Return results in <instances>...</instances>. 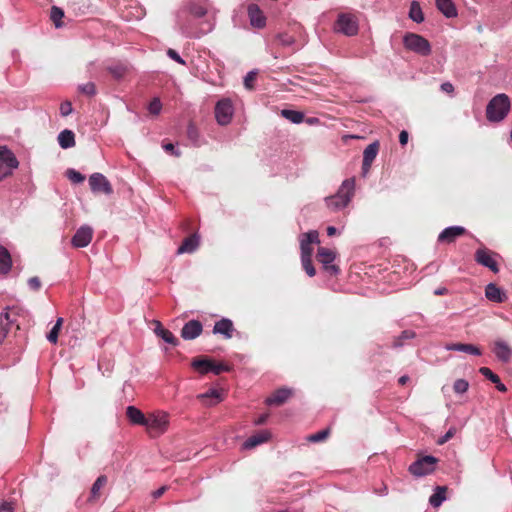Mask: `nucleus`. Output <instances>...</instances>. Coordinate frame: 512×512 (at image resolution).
<instances>
[{
	"mask_svg": "<svg viewBox=\"0 0 512 512\" xmlns=\"http://www.w3.org/2000/svg\"><path fill=\"white\" fill-rule=\"evenodd\" d=\"M203 331V326L198 320H190L184 324L181 330V337L185 340L197 338Z\"/></svg>",
	"mask_w": 512,
	"mask_h": 512,
	"instance_id": "obj_15",
	"label": "nucleus"
},
{
	"mask_svg": "<svg viewBox=\"0 0 512 512\" xmlns=\"http://www.w3.org/2000/svg\"><path fill=\"white\" fill-rule=\"evenodd\" d=\"M415 337V332L412 331V330H404L402 331V333L400 334L399 337H397L394 342H393V347L394 348H399L401 346H403V341L404 340H407V339H412Z\"/></svg>",
	"mask_w": 512,
	"mask_h": 512,
	"instance_id": "obj_44",
	"label": "nucleus"
},
{
	"mask_svg": "<svg viewBox=\"0 0 512 512\" xmlns=\"http://www.w3.org/2000/svg\"><path fill=\"white\" fill-rule=\"evenodd\" d=\"M510 111V99L506 94L494 96L486 107V117L490 122L502 121Z\"/></svg>",
	"mask_w": 512,
	"mask_h": 512,
	"instance_id": "obj_3",
	"label": "nucleus"
},
{
	"mask_svg": "<svg viewBox=\"0 0 512 512\" xmlns=\"http://www.w3.org/2000/svg\"><path fill=\"white\" fill-rule=\"evenodd\" d=\"M355 194V179H345L334 195L325 198L326 206L331 211H340L348 206Z\"/></svg>",
	"mask_w": 512,
	"mask_h": 512,
	"instance_id": "obj_2",
	"label": "nucleus"
},
{
	"mask_svg": "<svg viewBox=\"0 0 512 512\" xmlns=\"http://www.w3.org/2000/svg\"><path fill=\"white\" fill-rule=\"evenodd\" d=\"M301 263L308 276L313 277L316 274V270L312 264V258H302Z\"/></svg>",
	"mask_w": 512,
	"mask_h": 512,
	"instance_id": "obj_48",
	"label": "nucleus"
},
{
	"mask_svg": "<svg viewBox=\"0 0 512 512\" xmlns=\"http://www.w3.org/2000/svg\"><path fill=\"white\" fill-rule=\"evenodd\" d=\"M374 492L380 496H385L388 494V488L383 484L379 489H374Z\"/></svg>",
	"mask_w": 512,
	"mask_h": 512,
	"instance_id": "obj_62",
	"label": "nucleus"
},
{
	"mask_svg": "<svg viewBox=\"0 0 512 512\" xmlns=\"http://www.w3.org/2000/svg\"><path fill=\"white\" fill-rule=\"evenodd\" d=\"M498 258V254L482 248V266L489 268L494 273L499 272Z\"/></svg>",
	"mask_w": 512,
	"mask_h": 512,
	"instance_id": "obj_21",
	"label": "nucleus"
},
{
	"mask_svg": "<svg viewBox=\"0 0 512 512\" xmlns=\"http://www.w3.org/2000/svg\"><path fill=\"white\" fill-rule=\"evenodd\" d=\"M438 461V458L432 455L422 456L410 464L408 471L416 478L424 477L436 470Z\"/></svg>",
	"mask_w": 512,
	"mask_h": 512,
	"instance_id": "obj_4",
	"label": "nucleus"
},
{
	"mask_svg": "<svg viewBox=\"0 0 512 512\" xmlns=\"http://www.w3.org/2000/svg\"><path fill=\"white\" fill-rule=\"evenodd\" d=\"M107 70L116 80H120L129 72L130 67L127 63L116 62L109 65Z\"/></svg>",
	"mask_w": 512,
	"mask_h": 512,
	"instance_id": "obj_28",
	"label": "nucleus"
},
{
	"mask_svg": "<svg viewBox=\"0 0 512 512\" xmlns=\"http://www.w3.org/2000/svg\"><path fill=\"white\" fill-rule=\"evenodd\" d=\"M335 258L336 253L332 250L325 247L318 248L317 259L320 263H322L324 270L331 275H337L340 271L337 265L332 264Z\"/></svg>",
	"mask_w": 512,
	"mask_h": 512,
	"instance_id": "obj_10",
	"label": "nucleus"
},
{
	"mask_svg": "<svg viewBox=\"0 0 512 512\" xmlns=\"http://www.w3.org/2000/svg\"><path fill=\"white\" fill-rule=\"evenodd\" d=\"M447 487L437 486L433 494L429 498V503L432 507H439L446 500Z\"/></svg>",
	"mask_w": 512,
	"mask_h": 512,
	"instance_id": "obj_32",
	"label": "nucleus"
},
{
	"mask_svg": "<svg viewBox=\"0 0 512 512\" xmlns=\"http://www.w3.org/2000/svg\"><path fill=\"white\" fill-rule=\"evenodd\" d=\"M188 13L197 19L206 15L210 16L211 5L208 0H191L185 7L178 11L176 15V24L183 35L191 37V24L188 19H186Z\"/></svg>",
	"mask_w": 512,
	"mask_h": 512,
	"instance_id": "obj_1",
	"label": "nucleus"
},
{
	"mask_svg": "<svg viewBox=\"0 0 512 512\" xmlns=\"http://www.w3.org/2000/svg\"><path fill=\"white\" fill-rule=\"evenodd\" d=\"M0 512H14V507L10 502H3L0 505Z\"/></svg>",
	"mask_w": 512,
	"mask_h": 512,
	"instance_id": "obj_60",
	"label": "nucleus"
},
{
	"mask_svg": "<svg viewBox=\"0 0 512 512\" xmlns=\"http://www.w3.org/2000/svg\"><path fill=\"white\" fill-rule=\"evenodd\" d=\"M64 17V11L57 7L53 6L50 12V18L54 22L56 28L62 27L61 19Z\"/></svg>",
	"mask_w": 512,
	"mask_h": 512,
	"instance_id": "obj_42",
	"label": "nucleus"
},
{
	"mask_svg": "<svg viewBox=\"0 0 512 512\" xmlns=\"http://www.w3.org/2000/svg\"><path fill=\"white\" fill-rule=\"evenodd\" d=\"M268 414H261L256 420H255V424L256 425H262L264 424L267 419H268Z\"/></svg>",
	"mask_w": 512,
	"mask_h": 512,
	"instance_id": "obj_63",
	"label": "nucleus"
},
{
	"mask_svg": "<svg viewBox=\"0 0 512 512\" xmlns=\"http://www.w3.org/2000/svg\"><path fill=\"white\" fill-rule=\"evenodd\" d=\"M437 9L447 18L457 16V9L452 0H435Z\"/></svg>",
	"mask_w": 512,
	"mask_h": 512,
	"instance_id": "obj_25",
	"label": "nucleus"
},
{
	"mask_svg": "<svg viewBox=\"0 0 512 512\" xmlns=\"http://www.w3.org/2000/svg\"><path fill=\"white\" fill-rule=\"evenodd\" d=\"M11 265L12 260L9 251L4 246H0V273H8Z\"/></svg>",
	"mask_w": 512,
	"mask_h": 512,
	"instance_id": "obj_36",
	"label": "nucleus"
},
{
	"mask_svg": "<svg viewBox=\"0 0 512 512\" xmlns=\"http://www.w3.org/2000/svg\"><path fill=\"white\" fill-rule=\"evenodd\" d=\"M192 367L198 370L201 374H207L209 372H212L215 375H219L222 372L229 370V367L227 365L215 363L213 360L208 358L193 359Z\"/></svg>",
	"mask_w": 512,
	"mask_h": 512,
	"instance_id": "obj_9",
	"label": "nucleus"
},
{
	"mask_svg": "<svg viewBox=\"0 0 512 512\" xmlns=\"http://www.w3.org/2000/svg\"><path fill=\"white\" fill-rule=\"evenodd\" d=\"M329 435V430L328 429H323L321 431H318L314 434H311L309 437H308V440L310 442H313V443H317V442H321L323 440H325Z\"/></svg>",
	"mask_w": 512,
	"mask_h": 512,
	"instance_id": "obj_47",
	"label": "nucleus"
},
{
	"mask_svg": "<svg viewBox=\"0 0 512 512\" xmlns=\"http://www.w3.org/2000/svg\"><path fill=\"white\" fill-rule=\"evenodd\" d=\"M214 24L210 21H206V27L202 29V33L210 32L213 29Z\"/></svg>",
	"mask_w": 512,
	"mask_h": 512,
	"instance_id": "obj_64",
	"label": "nucleus"
},
{
	"mask_svg": "<svg viewBox=\"0 0 512 512\" xmlns=\"http://www.w3.org/2000/svg\"><path fill=\"white\" fill-rule=\"evenodd\" d=\"M335 31L346 36H354L358 33V22L354 15L350 13H341L334 26Z\"/></svg>",
	"mask_w": 512,
	"mask_h": 512,
	"instance_id": "obj_7",
	"label": "nucleus"
},
{
	"mask_svg": "<svg viewBox=\"0 0 512 512\" xmlns=\"http://www.w3.org/2000/svg\"><path fill=\"white\" fill-rule=\"evenodd\" d=\"M403 44L406 49L421 56H428L431 53L429 41L419 34L406 33L403 37Z\"/></svg>",
	"mask_w": 512,
	"mask_h": 512,
	"instance_id": "obj_5",
	"label": "nucleus"
},
{
	"mask_svg": "<svg viewBox=\"0 0 512 512\" xmlns=\"http://www.w3.org/2000/svg\"><path fill=\"white\" fill-rule=\"evenodd\" d=\"M257 72L256 71H249L246 76L244 77V86L247 89H252L253 85L252 82L256 79Z\"/></svg>",
	"mask_w": 512,
	"mask_h": 512,
	"instance_id": "obj_52",
	"label": "nucleus"
},
{
	"mask_svg": "<svg viewBox=\"0 0 512 512\" xmlns=\"http://www.w3.org/2000/svg\"><path fill=\"white\" fill-rule=\"evenodd\" d=\"M163 148L166 152H169L171 153L172 155L176 156V157H179L181 155V152L179 151V149H177L175 147L174 144L172 143H166L163 145Z\"/></svg>",
	"mask_w": 512,
	"mask_h": 512,
	"instance_id": "obj_55",
	"label": "nucleus"
},
{
	"mask_svg": "<svg viewBox=\"0 0 512 512\" xmlns=\"http://www.w3.org/2000/svg\"><path fill=\"white\" fill-rule=\"evenodd\" d=\"M281 116L294 124H300L302 121H304V114L296 110L283 109L281 111Z\"/></svg>",
	"mask_w": 512,
	"mask_h": 512,
	"instance_id": "obj_39",
	"label": "nucleus"
},
{
	"mask_svg": "<svg viewBox=\"0 0 512 512\" xmlns=\"http://www.w3.org/2000/svg\"><path fill=\"white\" fill-rule=\"evenodd\" d=\"M248 15L253 27L263 28L266 25V18L256 4L248 6Z\"/></svg>",
	"mask_w": 512,
	"mask_h": 512,
	"instance_id": "obj_20",
	"label": "nucleus"
},
{
	"mask_svg": "<svg viewBox=\"0 0 512 512\" xmlns=\"http://www.w3.org/2000/svg\"><path fill=\"white\" fill-rule=\"evenodd\" d=\"M167 489V486H161L160 488L152 492V497L154 499L160 498L167 491Z\"/></svg>",
	"mask_w": 512,
	"mask_h": 512,
	"instance_id": "obj_59",
	"label": "nucleus"
},
{
	"mask_svg": "<svg viewBox=\"0 0 512 512\" xmlns=\"http://www.w3.org/2000/svg\"><path fill=\"white\" fill-rule=\"evenodd\" d=\"M292 391L288 388H281L276 390L271 396L266 399V404L269 406L281 405L291 396Z\"/></svg>",
	"mask_w": 512,
	"mask_h": 512,
	"instance_id": "obj_23",
	"label": "nucleus"
},
{
	"mask_svg": "<svg viewBox=\"0 0 512 512\" xmlns=\"http://www.w3.org/2000/svg\"><path fill=\"white\" fill-rule=\"evenodd\" d=\"M162 104L159 98H153L149 103L148 110L153 115H158L161 112Z\"/></svg>",
	"mask_w": 512,
	"mask_h": 512,
	"instance_id": "obj_49",
	"label": "nucleus"
},
{
	"mask_svg": "<svg viewBox=\"0 0 512 512\" xmlns=\"http://www.w3.org/2000/svg\"><path fill=\"white\" fill-rule=\"evenodd\" d=\"M409 18L418 24L424 21V14L419 2L413 1L411 3L409 9Z\"/></svg>",
	"mask_w": 512,
	"mask_h": 512,
	"instance_id": "obj_38",
	"label": "nucleus"
},
{
	"mask_svg": "<svg viewBox=\"0 0 512 512\" xmlns=\"http://www.w3.org/2000/svg\"><path fill=\"white\" fill-rule=\"evenodd\" d=\"M167 56L170 59L176 61L177 63H179L181 65H185L186 64L185 60L178 54V52L176 50H174L172 48H169L167 50Z\"/></svg>",
	"mask_w": 512,
	"mask_h": 512,
	"instance_id": "obj_54",
	"label": "nucleus"
},
{
	"mask_svg": "<svg viewBox=\"0 0 512 512\" xmlns=\"http://www.w3.org/2000/svg\"><path fill=\"white\" fill-rule=\"evenodd\" d=\"M93 237V229L90 226H81L73 235L71 243L76 248L88 246Z\"/></svg>",
	"mask_w": 512,
	"mask_h": 512,
	"instance_id": "obj_13",
	"label": "nucleus"
},
{
	"mask_svg": "<svg viewBox=\"0 0 512 512\" xmlns=\"http://www.w3.org/2000/svg\"><path fill=\"white\" fill-rule=\"evenodd\" d=\"M456 433V428L455 427H451L449 428V430L444 434L442 435L441 437H439V439L437 440V444L438 445H443L445 444L446 442H448L451 438L454 437Z\"/></svg>",
	"mask_w": 512,
	"mask_h": 512,
	"instance_id": "obj_51",
	"label": "nucleus"
},
{
	"mask_svg": "<svg viewBox=\"0 0 512 512\" xmlns=\"http://www.w3.org/2000/svg\"><path fill=\"white\" fill-rule=\"evenodd\" d=\"M90 189L93 193H104L110 195L113 193V188L108 179L101 173H93L89 177Z\"/></svg>",
	"mask_w": 512,
	"mask_h": 512,
	"instance_id": "obj_11",
	"label": "nucleus"
},
{
	"mask_svg": "<svg viewBox=\"0 0 512 512\" xmlns=\"http://www.w3.org/2000/svg\"><path fill=\"white\" fill-rule=\"evenodd\" d=\"M155 333L168 344H171L173 346H176L178 344V339L174 336V334L171 331L165 329L160 322H157Z\"/></svg>",
	"mask_w": 512,
	"mask_h": 512,
	"instance_id": "obj_33",
	"label": "nucleus"
},
{
	"mask_svg": "<svg viewBox=\"0 0 512 512\" xmlns=\"http://www.w3.org/2000/svg\"><path fill=\"white\" fill-rule=\"evenodd\" d=\"M28 285L32 290H39L41 287L40 279L37 276L31 277L28 280Z\"/></svg>",
	"mask_w": 512,
	"mask_h": 512,
	"instance_id": "obj_56",
	"label": "nucleus"
},
{
	"mask_svg": "<svg viewBox=\"0 0 512 512\" xmlns=\"http://www.w3.org/2000/svg\"><path fill=\"white\" fill-rule=\"evenodd\" d=\"M12 172H13L12 170H10L9 168L5 167V165L0 163V181L5 179L6 177L10 176L12 174Z\"/></svg>",
	"mask_w": 512,
	"mask_h": 512,
	"instance_id": "obj_57",
	"label": "nucleus"
},
{
	"mask_svg": "<svg viewBox=\"0 0 512 512\" xmlns=\"http://www.w3.org/2000/svg\"><path fill=\"white\" fill-rule=\"evenodd\" d=\"M200 243L199 236L197 234H193L189 237H186L182 244L177 249V254H184V253H193L197 250Z\"/></svg>",
	"mask_w": 512,
	"mask_h": 512,
	"instance_id": "obj_22",
	"label": "nucleus"
},
{
	"mask_svg": "<svg viewBox=\"0 0 512 512\" xmlns=\"http://www.w3.org/2000/svg\"><path fill=\"white\" fill-rule=\"evenodd\" d=\"M126 415L129 421L136 425H142L146 423L145 415L135 406H128L126 410Z\"/></svg>",
	"mask_w": 512,
	"mask_h": 512,
	"instance_id": "obj_30",
	"label": "nucleus"
},
{
	"mask_svg": "<svg viewBox=\"0 0 512 512\" xmlns=\"http://www.w3.org/2000/svg\"><path fill=\"white\" fill-rule=\"evenodd\" d=\"M73 111L72 103L70 101H64L60 105V114L63 117H67Z\"/></svg>",
	"mask_w": 512,
	"mask_h": 512,
	"instance_id": "obj_53",
	"label": "nucleus"
},
{
	"mask_svg": "<svg viewBox=\"0 0 512 512\" xmlns=\"http://www.w3.org/2000/svg\"><path fill=\"white\" fill-rule=\"evenodd\" d=\"M379 151V143L377 141L369 144L363 152V160L366 166H371Z\"/></svg>",
	"mask_w": 512,
	"mask_h": 512,
	"instance_id": "obj_35",
	"label": "nucleus"
},
{
	"mask_svg": "<svg viewBox=\"0 0 512 512\" xmlns=\"http://www.w3.org/2000/svg\"><path fill=\"white\" fill-rule=\"evenodd\" d=\"M408 138H409L408 132L406 130H402L399 134L400 144L403 146L406 145L408 142Z\"/></svg>",
	"mask_w": 512,
	"mask_h": 512,
	"instance_id": "obj_61",
	"label": "nucleus"
},
{
	"mask_svg": "<svg viewBox=\"0 0 512 512\" xmlns=\"http://www.w3.org/2000/svg\"><path fill=\"white\" fill-rule=\"evenodd\" d=\"M277 40L283 47H291L295 43L294 36L288 33H279L277 35Z\"/></svg>",
	"mask_w": 512,
	"mask_h": 512,
	"instance_id": "obj_45",
	"label": "nucleus"
},
{
	"mask_svg": "<svg viewBox=\"0 0 512 512\" xmlns=\"http://www.w3.org/2000/svg\"><path fill=\"white\" fill-rule=\"evenodd\" d=\"M466 230L462 226H449L442 230L438 235V242L440 243H453L458 237L465 234Z\"/></svg>",
	"mask_w": 512,
	"mask_h": 512,
	"instance_id": "obj_14",
	"label": "nucleus"
},
{
	"mask_svg": "<svg viewBox=\"0 0 512 512\" xmlns=\"http://www.w3.org/2000/svg\"><path fill=\"white\" fill-rule=\"evenodd\" d=\"M468 387H469V384H468V382H467L466 380H464V379H458V380H456V381H455V383H454V386H453L454 391H455L456 393H460V394H461V393L466 392V391H467V389H468Z\"/></svg>",
	"mask_w": 512,
	"mask_h": 512,
	"instance_id": "obj_50",
	"label": "nucleus"
},
{
	"mask_svg": "<svg viewBox=\"0 0 512 512\" xmlns=\"http://www.w3.org/2000/svg\"><path fill=\"white\" fill-rule=\"evenodd\" d=\"M270 433L268 431H261L259 433H256L252 436H250L248 439L245 440L243 443L244 449H252L262 443H265L269 440Z\"/></svg>",
	"mask_w": 512,
	"mask_h": 512,
	"instance_id": "obj_24",
	"label": "nucleus"
},
{
	"mask_svg": "<svg viewBox=\"0 0 512 512\" xmlns=\"http://www.w3.org/2000/svg\"><path fill=\"white\" fill-rule=\"evenodd\" d=\"M58 143L61 148L68 149L75 146V135L73 131L65 129L58 135Z\"/></svg>",
	"mask_w": 512,
	"mask_h": 512,
	"instance_id": "obj_31",
	"label": "nucleus"
},
{
	"mask_svg": "<svg viewBox=\"0 0 512 512\" xmlns=\"http://www.w3.org/2000/svg\"><path fill=\"white\" fill-rule=\"evenodd\" d=\"M0 163L12 171L19 166V161L7 146H0Z\"/></svg>",
	"mask_w": 512,
	"mask_h": 512,
	"instance_id": "obj_19",
	"label": "nucleus"
},
{
	"mask_svg": "<svg viewBox=\"0 0 512 512\" xmlns=\"http://www.w3.org/2000/svg\"><path fill=\"white\" fill-rule=\"evenodd\" d=\"M6 310H8V308H6ZM14 322H15V320L11 319L8 311L1 313V315H0V342L6 338L8 332L10 331V328Z\"/></svg>",
	"mask_w": 512,
	"mask_h": 512,
	"instance_id": "obj_29",
	"label": "nucleus"
},
{
	"mask_svg": "<svg viewBox=\"0 0 512 512\" xmlns=\"http://www.w3.org/2000/svg\"><path fill=\"white\" fill-rule=\"evenodd\" d=\"M234 330L233 322L228 318H222L221 320L215 322L213 326V333L221 334L225 339L232 338Z\"/></svg>",
	"mask_w": 512,
	"mask_h": 512,
	"instance_id": "obj_17",
	"label": "nucleus"
},
{
	"mask_svg": "<svg viewBox=\"0 0 512 512\" xmlns=\"http://www.w3.org/2000/svg\"><path fill=\"white\" fill-rule=\"evenodd\" d=\"M485 297L495 303H503L508 299L506 292L494 283H489L485 287Z\"/></svg>",
	"mask_w": 512,
	"mask_h": 512,
	"instance_id": "obj_16",
	"label": "nucleus"
},
{
	"mask_svg": "<svg viewBox=\"0 0 512 512\" xmlns=\"http://www.w3.org/2000/svg\"><path fill=\"white\" fill-rule=\"evenodd\" d=\"M445 348L448 351H457L472 355H480V348L472 344L450 343L447 344Z\"/></svg>",
	"mask_w": 512,
	"mask_h": 512,
	"instance_id": "obj_26",
	"label": "nucleus"
},
{
	"mask_svg": "<svg viewBox=\"0 0 512 512\" xmlns=\"http://www.w3.org/2000/svg\"><path fill=\"white\" fill-rule=\"evenodd\" d=\"M205 402L206 405L212 406L219 403L222 400L221 393L218 389H209L207 392L198 396Z\"/></svg>",
	"mask_w": 512,
	"mask_h": 512,
	"instance_id": "obj_34",
	"label": "nucleus"
},
{
	"mask_svg": "<svg viewBox=\"0 0 512 512\" xmlns=\"http://www.w3.org/2000/svg\"><path fill=\"white\" fill-rule=\"evenodd\" d=\"M441 90L444 92V93H448V94H451L453 93L454 91V86L452 85V83L450 82H444L441 84Z\"/></svg>",
	"mask_w": 512,
	"mask_h": 512,
	"instance_id": "obj_58",
	"label": "nucleus"
},
{
	"mask_svg": "<svg viewBox=\"0 0 512 512\" xmlns=\"http://www.w3.org/2000/svg\"><path fill=\"white\" fill-rule=\"evenodd\" d=\"M169 425L168 414L166 413H158L149 415L146 418V423L144 426L147 428L148 432L152 437L159 436L163 434Z\"/></svg>",
	"mask_w": 512,
	"mask_h": 512,
	"instance_id": "obj_6",
	"label": "nucleus"
},
{
	"mask_svg": "<svg viewBox=\"0 0 512 512\" xmlns=\"http://www.w3.org/2000/svg\"><path fill=\"white\" fill-rule=\"evenodd\" d=\"M482 376H485L487 379H489L492 383L495 384V387L500 392L506 391V386L501 382L499 376L492 372L491 369L487 367H482Z\"/></svg>",
	"mask_w": 512,
	"mask_h": 512,
	"instance_id": "obj_37",
	"label": "nucleus"
},
{
	"mask_svg": "<svg viewBox=\"0 0 512 512\" xmlns=\"http://www.w3.org/2000/svg\"><path fill=\"white\" fill-rule=\"evenodd\" d=\"M108 478L106 475H100L92 484L90 490L89 502H94L100 497V490L107 484Z\"/></svg>",
	"mask_w": 512,
	"mask_h": 512,
	"instance_id": "obj_27",
	"label": "nucleus"
},
{
	"mask_svg": "<svg viewBox=\"0 0 512 512\" xmlns=\"http://www.w3.org/2000/svg\"><path fill=\"white\" fill-rule=\"evenodd\" d=\"M187 138L194 146H200L203 144L200 133L195 125L190 123L187 127Z\"/></svg>",
	"mask_w": 512,
	"mask_h": 512,
	"instance_id": "obj_40",
	"label": "nucleus"
},
{
	"mask_svg": "<svg viewBox=\"0 0 512 512\" xmlns=\"http://www.w3.org/2000/svg\"><path fill=\"white\" fill-rule=\"evenodd\" d=\"M62 324H63V318L62 317H59L57 320H56V323L55 325L53 326V328L50 330V332L47 334V340L50 342V343H53V344H56L57 341H58V335H59V331L62 327Z\"/></svg>",
	"mask_w": 512,
	"mask_h": 512,
	"instance_id": "obj_41",
	"label": "nucleus"
},
{
	"mask_svg": "<svg viewBox=\"0 0 512 512\" xmlns=\"http://www.w3.org/2000/svg\"><path fill=\"white\" fill-rule=\"evenodd\" d=\"M496 357L502 362H509L512 359V348L502 340H497L492 348Z\"/></svg>",
	"mask_w": 512,
	"mask_h": 512,
	"instance_id": "obj_18",
	"label": "nucleus"
},
{
	"mask_svg": "<svg viewBox=\"0 0 512 512\" xmlns=\"http://www.w3.org/2000/svg\"><path fill=\"white\" fill-rule=\"evenodd\" d=\"M234 115V107L229 98L220 99L215 105V118L219 125H228Z\"/></svg>",
	"mask_w": 512,
	"mask_h": 512,
	"instance_id": "obj_8",
	"label": "nucleus"
},
{
	"mask_svg": "<svg viewBox=\"0 0 512 512\" xmlns=\"http://www.w3.org/2000/svg\"><path fill=\"white\" fill-rule=\"evenodd\" d=\"M66 177L75 184L82 183L85 180V176L73 168L66 170Z\"/></svg>",
	"mask_w": 512,
	"mask_h": 512,
	"instance_id": "obj_43",
	"label": "nucleus"
},
{
	"mask_svg": "<svg viewBox=\"0 0 512 512\" xmlns=\"http://www.w3.org/2000/svg\"><path fill=\"white\" fill-rule=\"evenodd\" d=\"M78 90L87 95V96H94L96 94V86L93 82H87L85 84H81L78 86Z\"/></svg>",
	"mask_w": 512,
	"mask_h": 512,
	"instance_id": "obj_46",
	"label": "nucleus"
},
{
	"mask_svg": "<svg viewBox=\"0 0 512 512\" xmlns=\"http://www.w3.org/2000/svg\"><path fill=\"white\" fill-rule=\"evenodd\" d=\"M312 243H319V234L316 230H310L309 232L300 235L301 259L312 258Z\"/></svg>",
	"mask_w": 512,
	"mask_h": 512,
	"instance_id": "obj_12",
	"label": "nucleus"
}]
</instances>
